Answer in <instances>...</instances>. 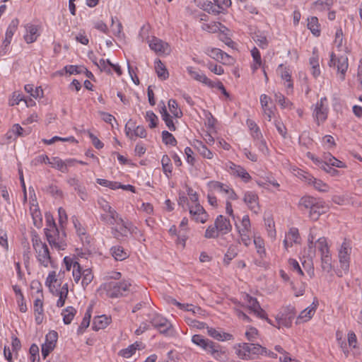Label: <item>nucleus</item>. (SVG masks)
<instances>
[{"instance_id": "69168bd1", "label": "nucleus", "mask_w": 362, "mask_h": 362, "mask_svg": "<svg viewBox=\"0 0 362 362\" xmlns=\"http://www.w3.org/2000/svg\"><path fill=\"white\" fill-rule=\"evenodd\" d=\"M250 230H238V233L240 237V241L243 243L246 247L249 246L251 244V238L250 235Z\"/></svg>"}, {"instance_id": "f8f14e48", "label": "nucleus", "mask_w": 362, "mask_h": 362, "mask_svg": "<svg viewBox=\"0 0 362 362\" xmlns=\"http://www.w3.org/2000/svg\"><path fill=\"white\" fill-rule=\"evenodd\" d=\"M116 227L112 228L115 238L120 239V238L127 237L129 233H136L137 228L131 223L124 222L122 218V221L115 223Z\"/></svg>"}, {"instance_id": "2f4dec72", "label": "nucleus", "mask_w": 362, "mask_h": 362, "mask_svg": "<svg viewBox=\"0 0 362 362\" xmlns=\"http://www.w3.org/2000/svg\"><path fill=\"white\" fill-rule=\"evenodd\" d=\"M110 253L114 259L117 261H122L129 257V254L123 247L115 245L111 247Z\"/></svg>"}, {"instance_id": "f704fd0d", "label": "nucleus", "mask_w": 362, "mask_h": 362, "mask_svg": "<svg viewBox=\"0 0 362 362\" xmlns=\"http://www.w3.org/2000/svg\"><path fill=\"white\" fill-rule=\"evenodd\" d=\"M155 70L158 77L161 80H165L168 78L169 73L164 64L160 59L155 62Z\"/></svg>"}, {"instance_id": "1a4fd4ad", "label": "nucleus", "mask_w": 362, "mask_h": 362, "mask_svg": "<svg viewBox=\"0 0 362 362\" xmlns=\"http://www.w3.org/2000/svg\"><path fill=\"white\" fill-rule=\"evenodd\" d=\"M328 111V100L326 98H322L316 103L313 110V117L318 125L326 121Z\"/></svg>"}, {"instance_id": "a211bd4d", "label": "nucleus", "mask_w": 362, "mask_h": 362, "mask_svg": "<svg viewBox=\"0 0 362 362\" xmlns=\"http://www.w3.org/2000/svg\"><path fill=\"white\" fill-rule=\"evenodd\" d=\"M189 211L192 218L196 222L204 223L208 219L207 213L199 203H196L194 206H189Z\"/></svg>"}, {"instance_id": "bf43d9fd", "label": "nucleus", "mask_w": 362, "mask_h": 362, "mask_svg": "<svg viewBox=\"0 0 362 362\" xmlns=\"http://www.w3.org/2000/svg\"><path fill=\"white\" fill-rule=\"evenodd\" d=\"M72 273L74 281L78 284L82 278L83 273L82 267L78 262H75Z\"/></svg>"}, {"instance_id": "f257e3e1", "label": "nucleus", "mask_w": 362, "mask_h": 362, "mask_svg": "<svg viewBox=\"0 0 362 362\" xmlns=\"http://www.w3.org/2000/svg\"><path fill=\"white\" fill-rule=\"evenodd\" d=\"M317 228L313 227L310 229L308 238V245L309 248V258L302 262L303 269L296 261V273L300 276L305 274L309 277L314 276V267L312 262V257L316 251H318L322 260V268L324 271L329 272L332 269V256L329 251L327 240L325 237H317Z\"/></svg>"}, {"instance_id": "58836bf2", "label": "nucleus", "mask_w": 362, "mask_h": 362, "mask_svg": "<svg viewBox=\"0 0 362 362\" xmlns=\"http://www.w3.org/2000/svg\"><path fill=\"white\" fill-rule=\"evenodd\" d=\"M161 164L163 173L169 177L173 170V166L170 157L168 155H164L161 159Z\"/></svg>"}, {"instance_id": "f03ea898", "label": "nucleus", "mask_w": 362, "mask_h": 362, "mask_svg": "<svg viewBox=\"0 0 362 362\" xmlns=\"http://www.w3.org/2000/svg\"><path fill=\"white\" fill-rule=\"evenodd\" d=\"M192 341L202 348L208 354H210L215 360L221 361L226 356V349L219 344L209 339L204 338L200 334H194L192 337Z\"/></svg>"}, {"instance_id": "473e14b6", "label": "nucleus", "mask_w": 362, "mask_h": 362, "mask_svg": "<svg viewBox=\"0 0 362 362\" xmlns=\"http://www.w3.org/2000/svg\"><path fill=\"white\" fill-rule=\"evenodd\" d=\"M308 28L315 37H319L321 34L320 25L318 18L315 16L308 18Z\"/></svg>"}, {"instance_id": "de8ad7c7", "label": "nucleus", "mask_w": 362, "mask_h": 362, "mask_svg": "<svg viewBox=\"0 0 362 362\" xmlns=\"http://www.w3.org/2000/svg\"><path fill=\"white\" fill-rule=\"evenodd\" d=\"M316 200L317 199L314 197L305 196L300 199L298 204L299 207H304L306 209H309L310 210Z\"/></svg>"}, {"instance_id": "09e8293b", "label": "nucleus", "mask_w": 362, "mask_h": 362, "mask_svg": "<svg viewBox=\"0 0 362 362\" xmlns=\"http://www.w3.org/2000/svg\"><path fill=\"white\" fill-rule=\"evenodd\" d=\"M138 346L137 344H131L127 348L120 350L118 354L124 358H129L134 354Z\"/></svg>"}, {"instance_id": "7c9ffc66", "label": "nucleus", "mask_w": 362, "mask_h": 362, "mask_svg": "<svg viewBox=\"0 0 362 362\" xmlns=\"http://www.w3.org/2000/svg\"><path fill=\"white\" fill-rule=\"evenodd\" d=\"M111 322V317L105 315L95 317L93 322V329L95 331L105 329Z\"/></svg>"}, {"instance_id": "5701e85b", "label": "nucleus", "mask_w": 362, "mask_h": 362, "mask_svg": "<svg viewBox=\"0 0 362 362\" xmlns=\"http://www.w3.org/2000/svg\"><path fill=\"white\" fill-rule=\"evenodd\" d=\"M334 46L337 51L348 54L351 52V49L346 45L344 38L343 32L341 28L337 29L335 33Z\"/></svg>"}, {"instance_id": "e433bc0d", "label": "nucleus", "mask_w": 362, "mask_h": 362, "mask_svg": "<svg viewBox=\"0 0 362 362\" xmlns=\"http://www.w3.org/2000/svg\"><path fill=\"white\" fill-rule=\"evenodd\" d=\"M221 28H225V26L223 25L221 23L218 22H212L210 23H204L202 25V29L203 30L207 31L209 33H215L219 30H221Z\"/></svg>"}, {"instance_id": "6ab92c4d", "label": "nucleus", "mask_w": 362, "mask_h": 362, "mask_svg": "<svg viewBox=\"0 0 362 362\" xmlns=\"http://www.w3.org/2000/svg\"><path fill=\"white\" fill-rule=\"evenodd\" d=\"M187 71L191 78L193 79L205 84L206 86L213 88L214 84V81L206 77V76L200 70H195L193 67L189 66Z\"/></svg>"}, {"instance_id": "603ef678", "label": "nucleus", "mask_w": 362, "mask_h": 362, "mask_svg": "<svg viewBox=\"0 0 362 362\" xmlns=\"http://www.w3.org/2000/svg\"><path fill=\"white\" fill-rule=\"evenodd\" d=\"M162 139L163 142L166 145H171L175 146L177 144V140L174 136L168 131H163L162 132Z\"/></svg>"}, {"instance_id": "72a5a7b5", "label": "nucleus", "mask_w": 362, "mask_h": 362, "mask_svg": "<svg viewBox=\"0 0 362 362\" xmlns=\"http://www.w3.org/2000/svg\"><path fill=\"white\" fill-rule=\"evenodd\" d=\"M334 3V0H317L313 3V8L317 11H329Z\"/></svg>"}, {"instance_id": "c756f323", "label": "nucleus", "mask_w": 362, "mask_h": 362, "mask_svg": "<svg viewBox=\"0 0 362 362\" xmlns=\"http://www.w3.org/2000/svg\"><path fill=\"white\" fill-rule=\"evenodd\" d=\"M26 33L24 35V40L28 44L35 42L40 35L37 25L27 24L25 25Z\"/></svg>"}, {"instance_id": "4d7b16f0", "label": "nucleus", "mask_w": 362, "mask_h": 362, "mask_svg": "<svg viewBox=\"0 0 362 362\" xmlns=\"http://www.w3.org/2000/svg\"><path fill=\"white\" fill-rule=\"evenodd\" d=\"M55 346V344L46 341L44 344H42L41 351L44 359H45L47 356L54 350Z\"/></svg>"}, {"instance_id": "4468645a", "label": "nucleus", "mask_w": 362, "mask_h": 362, "mask_svg": "<svg viewBox=\"0 0 362 362\" xmlns=\"http://www.w3.org/2000/svg\"><path fill=\"white\" fill-rule=\"evenodd\" d=\"M245 300L247 303V308L250 310V313H253L255 315L262 319L266 318L269 323L273 325L271 320L266 317L265 311L261 308L256 298L247 294L245 296Z\"/></svg>"}, {"instance_id": "0e129e2a", "label": "nucleus", "mask_w": 362, "mask_h": 362, "mask_svg": "<svg viewBox=\"0 0 362 362\" xmlns=\"http://www.w3.org/2000/svg\"><path fill=\"white\" fill-rule=\"evenodd\" d=\"M275 100L283 107H288L292 105V103L286 99V98L280 93L274 94Z\"/></svg>"}, {"instance_id": "8fccbe9b", "label": "nucleus", "mask_w": 362, "mask_h": 362, "mask_svg": "<svg viewBox=\"0 0 362 362\" xmlns=\"http://www.w3.org/2000/svg\"><path fill=\"white\" fill-rule=\"evenodd\" d=\"M247 124L250 129L252 131V135L255 139H259L262 137L259 128L254 121L248 119L247 121Z\"/></svg>"}, {"instance_id": "2eb2a0df", "label": "nucleus", "mask_w": 362, "mask_h": 362, "mask_svg": "<svg viewBox=\"0 0 362 362\" xmlns=\"http://www.w3.org/2000/svg\"><path fill=\"white\" fill-rule=\"evenodd\" d=\"M19 24V21L18 18L13 19L9 23L5 34V39L3 41V48L2 51L0 52V56H2L6 54L7 51V47L10 45L12 37L17 30L18 26Z\"/></svg>"}, {"instance_id": "cd10ccee", "label": "nucleus", "mask_w": 362, "mask_h": 362, "mask_svg": "<svg viewBox=\"0 0 362 362\" xmlns=\"http://www.w3.org/2000/svg\"><path fill=\"white\" fill-rule=\"evenodd\" d=\"M100 220L107 225H115L118 221H122L118 213L115 210L103 212L100 216Z\"/></svg>"}, {"instance_id": "ea45409f", "label": "nucleus", "mask_w": 362, "mask_h": 362, "mask_svg": "<svg viewBox=\"0 0 362 362\" xmlns=\"http://www.w3.org/2000/svg\"><path fill=\"white\" fill-rule=\"evenodd\" d=\"M208 185L211 189L224 194H226L230 188L227 185L218 181H211L209 182Z\"/></svg>"}, {"instance_id": "aec40b11", "label": "nucleus", "mask_w": 362, "mask_h": 362, "mask_svg": "<svg viewBox=\"0 0 362 362\" xmlns=\"http://www.w3.org/2000/svg\"><path fill=\"white\" fill-rule=\"evenodd\" d=\"M149 47L152 50L159 54H168L170 52L168 44L156 37H153L149 41Z\"/></svg>"}, {"instance_id": "c03bdc74", "label": "nucleus", "mask_w": 362, "mask_h": 362, "mask_svg": "<svg viewBox=\"0 0 362 362\" xmlns=\"http://www.w3.org/2000/svg\"><path fill=\"white\" fill-rule=\"evenodd\" d=\"M112 28L113 34L115 36L118 37H122L124 36V33H122V25L121 22L116 18L112 17Z\"/></svg>"}, {"instance_id": "6e6d98bb", "label": "nucleus", "mask_w": 362, "mask_h": 362, "mask_svg": "<svg viewBox=\"0 0 362 362\" xmlns=\"http://www.w3.org/2000/svg\"><path fill=\"white\" fill-rule=\"evenodd\" d=\"M197 148L199 154L204 158L207 159H211L213 158V153L202 142L199 143V146H197Z\"/></svg>"}, {"instance_id": "c85d7f7f", "label": "nucleus", "mask_w": 362, "mask_h": 362, "mask_svg": "<svg viewBox=\"0 0 362 362\" xmlns=\"http://www.w3.org/2000/svg\"><path fill=\"white\" fill-rule=\"evenodd\" d=\"M208 334L218 341H230L233 339V336L227 332H223L221 329H216L213 327H207Z\"/></svg>"}, {"instance_id": "9d476101", "label": "nucleus", "mask_w": 362, "mask_h": 362, "mask_svg": "<svg viewBox=\"0 0 362 362\" xmlns=\"http://www.w3.org/2000/svg\"><path fill=\"white\" fill-rule=\"evenodd\" d=\"M294 317V307L289 305L283 308L282 311L279 314L276 318L277 327L279 329L283 327H291L292 326V321Z\"/></svg>"}, {"instance_id": "338daca9", "label": "nucleus", "mask_w": 362, "mask_h": 362, "mask_svg": "<svg viewBox=\"0 0 362 362\" xmlns=\"http://www.w3.org/2000/svg\"><path fill=\"white\" fill-rule=\"evenodd\" d=\"M25 98L20 92H14L9 100V105L14 106L18 105L21 101H24Z\"/></svg>"}, {"instance_id": "4c0bfd02", "label": "nucleus", "mask_w": 362, "mask_h": 362, "mask_svg": "<svg viewBox=\"0 0 362 362\" xmlns=\"http://www.w3.org/2000/svg\"><path fill=\"white\" fill-rule=\"evenodd\" d=\"M238 253V250L236 246L230 245L228 250L226 253L224 255L223 263L226 265H228L232 259H233Z\"/></svg>"}, {"instance_id": "f3484780", "label": "nucleus", "mask_w": 362, "mask_h": 362, "mask_svg": "<svg viewBox=\"0 0 362 362\" xmlns=\"http://www.w3.org/2000/svg\"><path fill=\"white\" fill-rule=\"evenodd\" d=\"M318 300L317 299H315L309 306H308L306 308H305L300 313L297 317L296 322L301 323L310 321L314 316L318 307Z\"/></svg>"}, {"instance_id": "5fc2aeb1", "label": "nucleus", "mask_w": 362, "mask_h": 362, "mask_svg": "<svg viewBox=\"0 0 362 362\" xmlns=\"http://www.w3.org/2000/svg\"><path fill=\"white\" fill-rule=\"evenodd\" d=\"M12 134L16 136H24V129L20 126V124H15L7 133L8 138L11 139L12 137Z\"/></svg>"}, {"instance_id": "4be33fe9", "label": "nucleus", "mask_w": 362, "mask_h": 362, "mask_svg": "<svg viewBox=\"0 0 362 362\" xmlns=\"http://www.w3.org/2000/svg\"><path fill=\"white\" fill-rule=\"evenodd\" d=\"M304 177L308 185L313 186L319 192H328L330 189V187L327 183L314 177L310 174H307Z\"/></svg>"}, {"instance_id": "b1692460", "label": "nucleus", "mask_w": 362, "mask_h": 362, "mask_svg": "<svg viewBox=\"0 0 362 362\" xmlns=\"http://www.w3.org/2000/svg\"><path fill=\"white\" fill-rule=\"evenodd\" d=\"M327 211V206H326L325 203L322 200L317 199L310 210V218L313 221H317L320 216L326 213Z\"/></svg>"}, {"instance_id": "9b49d317", "label": "nucleus", "mask_w": 362, "mask_h": 362, "mask_svg": "<svg viewBox=\"0 0 362 362\" xmlns=\"http://www.w3.org/2000/svg\"><path fill=\"white\" fill-rule=\"evenodd\" d=\"M351 253V245L349 240L345 239L339 250V259L341 268L347 272L349 268Z\"/></svg>"}, {"instance_id": "6e6552de", "label": "nucleus", "mask_w": 362, "mask_h": 362, "mask_svg": "<svg viewBox=\"0 0 362 362\" xmlns=\"http://www.w3.org/2000/svg\"><path fill=\"white\" fill-rule=\"evenodd\" d=\"M330 67H334L337 69V73L341 80L345 78L346 73L349 68V59L346 56L337 57L332 52L330 54V60L329 62Z\"/></svg>"}, {"instance_id": "ddd939ff", "label": "nucleus", "mask_w": 362, "mask_h": 362, "mask_svg": "<svg viewBox=\"0 0 362 362\" xmlns=\"http://www.w3.org/2000/svg\"><path fill=\"white\" fill-rule=\"evenodd\" d=\"M226 166L231 175L240 178L245 182H248L251 180V176L243 167L236 165L233 162L227 163Z\"/></svg>"}, {"instance_id": "39448f33", "label": "nucleus", "mask_w": 362, "mask_h": 362, "mask_svg": "<svg viewBox=\"0 0 362 362\" xmlns=\"http://www.w3.org/2000/svg\"><path fill=\"white\" fill-rule=\"evenodd\" d=\"M132 281L129 279H124L122 281H109L103 284V288L106 295L111 298H119L125 296L130 291Z\"/></svg>"}, {"instance_id": "0eeeda50", "label": "nucleus", "mask_w": 362, "mask_h": 362, "mask_svg": "<svg viewBox=\"0 0 362 362\" xmlns=\"http://www.w3.org/2000/svg\"><path fill=\"white\" fill-rule=\"evenodd\" d=\"M264 351L265 349L259 344L243 343L238 345L235 353L243 360H253Z\"/></svg>"}, {"instance_id": "49530a36", "label": "nucleus", "mask_w": 362, "mask_h": 362, "mask_svg": "<svg viewBox=\"0 0 362 362\" xmlns=\"http://www.w3.org/2000/svg\"><path fill=\"white\" fill-rule=\"evenodd\" d=\"M168 107L170 112L175 117L180 118L182 116V112L181 110L178 108V105L175 100H169Z\"/></svg>"}, {"instance_id": "393cba45", "label": "nucleus", "mask_w": 362, "mask_h": 362, "mask_svg": "<svg viewBox=\"0 0 362 362\" xmlns=\"http://www.w3.org/2000/svg\"><path fill=\"white\" fill-rule=\"evenodd\" d=\"M243 201L247 205L248 208L254 213L257 214L259 212V206L258 202V196L255 192H245Z\"/></svg>"}, {"instance_id": "774afa93", "label": "nucleus", "mask_w": 362, "mask_h": 362, "mask_svg": "<svg viewBox=\"0 0 362 362\" xmlns=\"http://www.w3.org/2000/svg\"><path fill=\"white\" fill-rule=\"evenodd\" d=\"M294 242V232L292 231V229H290L288 234L286 235V238L284 240V245L286 250H288V247H293V243Z\"/></svg>"}, {"instance_id": "79ce46f5", "label": "nucleus", "mask_w": 362, "mask_h": 362, "mask_svg": "<svg viewBox=\"0 0 362 362\" xmlns=\"http://www.w3.org/2000/svg\"><path fill=\"white\" fill-rule=\"evenodd\" d=\"M25 90L30 93L32 97L34 98H37L42 97L43 95V90L40 86L36 87L34 88L33 85L32 84H27L25 86Z\"/></svg>"}, {"instance_id": "a18cd8bd", "label": "nucleus", "mask_w": 362, "mask_h": 362, "mask_svg": "<svg viewBox=\"0 0 362 362\" xmlns=\"http://www.w3.org/2000/svg\"><path fill=\"white\" fill-rule=\"evenodd\" d=\"M90 310H91V308H89L88 309V310L86 311V313H85L84 317L82 320V322H81V325H79L78 329L77 330L78 334L83 333V331L89 326L90 317H91Z\"/></svg>"}, {"instance_id": "680f3d73", "label": "nucleus", "mask_w": 362, "mask_h": 362, "mask_svg": "<svg viewBox=\"0 0 362 362\" xmlns=\"http://www.w3.org/2000/svg\"><path fill=\"white\" fill-rule=\"evenodd\" d=\"M146 122H149V127L153 129L157 126L158 117L152 111H147L145 116Z\"/></svg>"}, {"instance_id": "c9c22d12", "label": "nucleus", "mask_w": 362, "mask_h": 362, "mask_svg": "<svg viewBox=\"0 0 362 362\" xmlns=\"http://www.w3.org/2000/svg\"><path fill=\"white\" fill-rule=\"evenodd\" d=\"M76 313V310L72 306H69L62 310V315L63 316L64 323L65 325H69L73 320Z\"/></svg>"}, {"instance_id": "423d86ee", "label": "nucleus", "mask_w": 362, "mask_h": 362, "mask_svg": "<svg viewBox=\"0 0 362 362\" xmlns=\"http://www.w3.org/2000/svg\"><path fill=\"white\" fill-rule=\"evenodd\" d=\"M306 156L310 159L317 167H332L337 168H346L347 165L345 162L337 159L331 153H325L322 159L315 156L313 153L308 152Z\"/></svg>"}, {"instance_id": "a878e982", "label": "nucleus", "mask_w": 362, "mask_h": 362, "mask_svg": "<svg viewBox=\"0 0 362 362\" xmlns=\"http://www.w3.org/2000/svg\"><path fill=\"white\" fill-rule=\"evenodd\" d=\"M309 64L311 66L313 76L317 78L321 73L319 63V51L317 47L313 49L312 55L309 59Z\"/></svg>"}, {"instance_id": "052dcab7", "label": "nucleus", "mask_w": 362, "mask_h": 362, "mask_svg": "<svg viewBox=\"0 0 362 362\" xmlns=\"http://www.w3.org/2000/svg\"><path fill=\"white\" fill-rule=\"evenodd\" d=\"M219 234H221L218 230V228H216V225L214 224V226H209L206 231H205V234H204V237L206 238H218Z\"/></svg>"}, {"instance_id": "e2e57ef3", "label": "nucleus", "mask_w": 362, "mask_h": 362, "mask_svg": "<svg viewBox=\"0 0 362 362\" xmlns=\"http://www.w3.org/2000/svg\"><path fill=\"white\" fill-rule=\"evenodd\" d=\"M96 182L100 185H102V186H104L106 187H109L110 189H117L118 187H119V182L110 181V180H107L105 179L98 178V179H97Z\"/></svg>"}, {"instance_id": "a19ab883", "label": "nucleus", "mask_w": 362, "mask_h": 362, "mask_svg": "<svg viewBox=\"0 0 362 362\" xmlns=\"http://www.w3.org/2000/svg\"><path fill=\"white\" fill-rule=\"evenodd\" d=\"M49 165L54 168L61 171L62 173H67L68 168H66L65 164L64 163V160L58 157L52 158Z\"/></svg>"}, {"instance_id": "864d4df0", "label": "nucleus", "mask_w": 362, "mask_h": 362, "mask_svg": "<svg viewBox=\"0 0 362 362\" xmlns=\"http://www.w3.org/2000/svg\"><path fill=\"white\" fill-rule=\"evenodd\" d=\"M209 13H213L214 15H218L222 13L223 10L220 6H218L216 3L209 2L206 5V8H204Z\"/></svg>"}, {"instance_id": "37998d69", "label": "nucleus", "mask_w": 362, "mask_h": 362, "mask_svg": "<svg viewBox=\"0 0 362 362\" xmlns=\"http://www.w3.org/2000/svg\"><path fill=\"white\" fill-rule=\"evenodd\" d=\"M321 144L327 150H332L336 147V142L334 137L331 135H325L322 138Z\"/></svg>"}, {"instance_id": "dca6fc26", "label": "nucleus", "mask_w": 362, "mask_h": 362, "mask_svg": "<svg viewBox=\"0 0 362 362\" xmlns=\"http://www.w3.org/2000/svg\"><path fill=\"white\" fill-rule=\"evenodd\" d=\"M276 74L281 78L286 88L292 90V69L289 66H286L281 64L276 69Z\"/></svg>"}, {"instance_id": "3c124183", "label": "nucleus", "mask_w": 362, "mask_h": 362, "mask_svg": "<svg viewBox=\"0 0 362 362\" xmlns=\"http://www.w3.org/2000/svg\"><path fill=\"white\" fill-rule=\"evenodd\" d=\"M93 275L90 269L83 270L81 284L83 287L87 286L93 280Z\"/></svg>"}, {"instance_id": "7ed1b4c3", "label": "nucleus", "mask_w": 362, "mask_h": 362, "mask_svg": "<svg viewBox=\"0 0 362 362\" xmlns=\"http://www.w3.org/2000/svg\"><path fill=\"white\" fill-rule=\"evenodd\" d=\"M31 240L33 247L36 253V257L40 264L44 267L53 265V261L45 243H43L36 232L32 233Z\"/></svg>"}, {"instance_id": "bb28decb", "label": "nucleus", "mask_w": 362, "mask_h": 362, "mask_svg": "<svg viewBox=\"0 0 362 362\" xmlns=\"http://www.w3.org/2000/svg\"><path fill=\"white\" fill-rule=\"evenodd\" d=\"M216 228H218L219 233L222 235H226L231 231L232 226L229 219L224 217L222 215H219L215 220L214 222Z\"/></svg>"}, {"instance_id": "412c9836", "label": "nucleus", "mask_w": 362, "mask_h": 362, "mask_svg": "<svg viewBox=\"0 0 362 362\" xmlns=\"http://www.w3.org/2000/svg\"><path fill=\"white\" fill-rule=\"evenodd\" d=\"M151 325L161 333H165L170 327V322L163 316L156 314L150 320Z\"/></svg>"}, {"instance_id": "13d9d810", "label": "nucleus", "mask_w": 362, "mask_h": 362, "mask_svg": "<svg viewBox=\"0 0 362 362\" xmlns=\"http://www.w3.org/2000/svg\"><path fill=\"white\" fill-rule=\"evenodd\" d=\"M73 223L78 235L81 237V239H83V237L86 238V230L76 218H73Z\"/></svg>"}, {"instance_id": "20e7f679", "label": "nucleus", "mask_w": 362, "mask_h": 362, "mask_svg": "<svg viewBox=\"0 0 362 362\" xmlns=\"http://www.w3.org/2000/svg\"><path fill=\"white\" fill-rule=\"evenodd\" d=\"M45 233L49 244L58 250H64L66 247V235L60 233L54 221L47 220V228Z\"/></svg>"}]
</instances>
